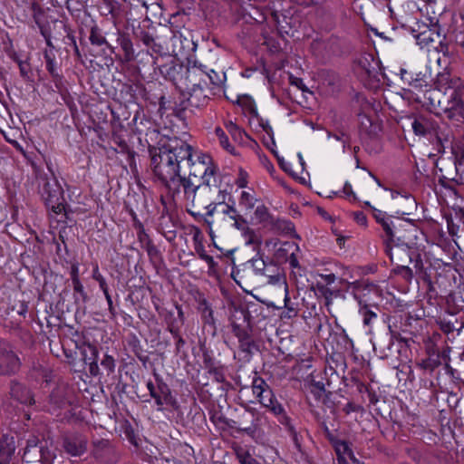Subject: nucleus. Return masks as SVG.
Returning <instances> with one entry per match:
<instances>
[{
    "mask_svg": "<svg viewBox=\"0 0 464 464\" xmlns=\"http://www.w3.org/2000/svg\"><path fill=\"white\" fill-rule=\"evenodd\" d=\"M149 152L154 177L167 191L177 193L182 169L196 165L192 161V146L174 137L160 148L150 147Z\"/></svg>",
    "mask_w": 464,
    "mask_h": 464,
    "instance_id": "1",
    "label": "nucleus"
},
{
    "mask_svg": "<svg viewBox=\"0 0 464 464\" xmlns=\"http://www.w3.org/2000/svg\"><path fill=\"white\" fill-rule=\"evenodd\" d=\"M46 166L50 175L34 167L38 193L48 208L55 214H61L66 207L64 191L53 171L52 163L47 161Z\"/></svg>",
    "mask_w": 464,
    "mask_h": 464,
    "instance_id": "2",
    "label": "nucleus"
},
{
    "mask_svg": "<svg viewBox=\"0 0 464 464\" xmlns=\"http://www.w3.org/2000/svg\"><path fill=\"white\" fill-rule=\"evenodd\" d=\"M250 318V313L243 307H235L229 318L232 332L238 341L239 352L246 362L250 361L255 351H258V345L252 336Z\"/></svg>",
    "mask_w": 464,
    "mask_h": 464,
    "instance_id": "3",
    "label": "nucleus"
},
{
    "mask_svg": "<svg viewBox=\"0 0 464 464\" xmlns=\"http://www.w3.org/2000/svg\"><path fill=\"white\" fill-rule=\"evenodd\" d=\"M414 224L412 221L394 217L391 219L390 224H386V229L383 231V240L385 246L387 244L393 245L398 243H409L411 234L414 231Z\"/></svg>",
    "mask_w": 464,
    "mask_h": 464,
    "instance_id": "4",
    "label": "nucleus"
},
{
    "mask_svg": "<svg viewBox=\"0 0 464 464\" xmlns=\"http://www.w3.org/2000/svg\"><path fill=\"white\" fill-rule=\"evenodd\" d=\"M170 29L163 26L160 27V31L157 32L155 29L144 30L138 27L133 31V34L136 40L141 42L146 47L151 50L156 54H163L164 44H166L165 38L169 34Z\"/></svg>",
    "mask_w": 464,
    "mask_h": 464,
    "instance_id": "5",
    "label": "nucleus"
},
{
    "mask_svg": "<svg viewBox=\"0 0 464 464\" xmlns=\"http://www.w3.org/2000/svg\"><path fill=\"white\" fill-rule=\"evenodd\" d=\"M242 417L249 423L231 420L229 422H227V425L231 429H235L255 438L260 432L263 420H265L264 414L255 408L248 407Z\"/></svg>",
    "mask_w": 464,
    "mask_h": 464,
    "instance_id": "6",
    "label": "nucleus"
},
{
    "mask_svg": "<svg viewBox=\"0 0 464 464\" xmlns=\"http://www.w3.org/2000/svg\"><path fill=\"white\" fill-rule=\"evenodd\" d=\"M179 87L200 88L208 87L207 66L198 61L185 68L184 75H180Z\"/></svg>",
    "mask_w": 464,
    "mask_h": 464,
    "instance_id": "7",
    "label": "nucleus"
},
{
    "mask_svg": "<svg viewBox=\"0 0 464 464\" xmlns=\"http://www.w3.org/2000/svg\"><path fill=\"white\" fill-rule=\"evenodd\" d=\"M152 57V64L154 70H159L160 73L167 80L172 82L177 86H179V79L180 72L184 71L182 65L178 64L174 58L170 56H163V54H159V56Z\"/></svg>",
    "mask_w": 464,
    "mask_h": 464,
    "instance_id": "8",
    "label": "nucleus"
},
{
    "mask_svg": "<svg viewBox=\"0 0 464 464\" xmlns=\"http://www.w3.org/2000/svg\"><path fill=\"white\" fill-rule=\"evenodd\" d=\"M21 360L15 353L13 345L0 338V375H12L21 368Z\"/></svg>",
    "mask_w": 464,
    "mask_h": 464,
    "instance_id": "9",
    "label": "nucleus"
},
{
    "mask_svg": "<svg viewBox=\"0 0 464 464\" xmlns=\"http://www.w3.org/2000/svg\"><path fill=\"white\" fill-rule=\"evenodd\" d=\"M185 100L181 102V108L177 112L178 117H181L186 110L201 109L208 105L210 98L206 92V87L188 88L182 93Z\"/></svg>",
    "mask_w": 464,
    "mask_h": 464,
    "instance_id": "10",
    "label": "nucleus"
},
{
    "mask_svg": "<svg viewBox=\"0 0 464 464\" xmlns=\"http://www.w3.org/2000/svg\"><path fill=\"white\" fill-rule=\"evenodd\" d=\"M447 97L438 89L430 86L422 93H415L412 101L426 107L430 111L440 113L445 104Z\"/></svg>",
    "mask_w": 464,
    "mask_h": 464,
    "instance_id": "11",
    "label": "nucleus"
},
{
    "mask_svg": "<svg viewBox=\"0 0 464 464\" xmlns=\"http://www.w3.org/2000/svg\"><path fill=\"white\" fill-rule=\"evenodd\" d=\"M411 128L417 136L440 140L439 123L431 116L422 114L414 116Z\"/></svg>",
    "mask_w": 464,
    "mask_h": 464,
    "instance_id": "12",
    "label": "nucleus"
},
{
    "mask_svg": "<svg viewBox=\"0 0 464 464\" xmlns=\"http://www.w3.org/2000/svg\"><path fill=\"white\" fill-rule=\"evenodd\" d=\"M191 176L197 177L196 172H189L188 177L180 176L178 185V192L173 193L167 191V195L172 198L174 202L189 200L192 203L196 200V193L200 189L199 185H195L191 181Z\"/></svg>",
    "mask_w": 464,
    "mask_h": 464,
    "instance_id": "13",
    "label": "nucleus"
},
{
    "mask_svg": "<svg viewBox=\"0 0 464 464\" xmlns=\"http://www.w3.org/2000/svg\"><path fill=\"white\" fill-rule=\"evenodd\" d=\"M92 455L99 461L113 463L119 459V453L109 440H94L92 441Z\"/></svg>",
    "mask_w": 464,
    "mask_h": 464,
    "instance_id": "14",
    "label": "nucleus"
},
{
    "mask_svg": "<svg viewBox=\"0 0 464 464\" xmlns=\"http://www.w3.org/2000/svg\"><path fill=\"white\" fill-rule=\"evenodd\" d=\"M450 121L464 122V101L461 93L453 91L441 110Z\"/></svg>",
    "mask_w": 464,
    "mask_h": 464,
    "instance_id": "15",
    "label": "nucleus"
},
{
    "mask_svg": "<svg viewBox=\"0 0 464 464\" xmlns=\"http://www.w3.org/2000/svg\"><path fill=\"white\" fill-rule=\"evenodd\" d=\"M154 376L155 381H157V389L155 391V395H151V398L155 400V403L158 406V411H163L165 405L177 409L178 402L172 396L171 390L169 385L159 374L154 373Z\"/></svg>",
    "mask_w": 464,
    "mask_h": 464,
    "instance_id": "16",
    "label": "nucleus"
},
{
    "mask_svg": "<svg viewBox=\"0 0 464 464\" xmlns=\"http://www.w3.org/2000/svg\"><path fill=\"white\" fill-rule=\"evenodd\" d=\"M413 249L414 247L410 246L409 243L387 244L385 246L386 254L396 266L408 264Z\"/></svg>",
    "mask_w": 464,
    "mask_h": 464,
    "instance_id": "17",
    "label": "nucleus"
},
{
    "mask_svg": "<svg viewBox=\"0 0 464 464\" xmlns=\"http://www.w3.org/2000/svg\"><path fill=\"white\" fill-rule=\"evenodd\" d=\"M63 448L68 455L81 457L87 451V438L78 433L65 436L63 440Z\"/></svg>",
    "mask_w": 464,
    "mask_h": 464,
    "instance_id": "18",
    "label": "nucleus"
},
{
    "mask_svg": "<svg viewBox=\"0 0 464 464\" xmlns=\"http://www.w3.org/2000/svg\"><path fill=\"white\" fill-rule=\"evenodd\" d=\"M198 168H200L199 172H202L203 184L209 188L211 187L217 188L218 168L213 163L211 157L206 154L198 157Z\"/></svg>",
    "mask_w": 464,
    "mask_h": 464,
    "instance_id": "19",
    "label": "nucleus"
},
{
    "mask_svg": "<svg viewBox=\"0 0 464 464\" xmlns=\"http://www.w3.org/2000/svg\"><path fill=\"white\" fill-rule=\"evenodd\" d=\"M415 39L420 48L428 47L430 44L441 41L440 28L438 25V21L433 23L430 21V26H425L424 30L420 31Z\"/></svg>",
    "mask_w": 464,
    "mask_h": 464,
    "instance_id": "20",
    "label": "nucleus"
},
{
    "mask_svg": "<svg viewBox=\"0 0 464 464\" xmlns=\"http://www.w3.org/2000/svg\"><path fill=\"white\" fill-rule=\"evenodd\" d=\"M70 392L64 386H59L53 390L49 397V411L56 412L59 410L66 409L71 404Z\"/></svg>",
    "mask_w": 464,
    "mask_h": 464,
    "instance_id": "21",
    "label": "nucleus"
},
{
    "mask_svg": "<svg viewBox=\"0 0 464 464\" xmlns=\"http://www.w3.org/2000/svg\"><path fill=\"white\" fill-rule=\"evenodd\" d=\"M10 397L20 404L32 405L34 399L30 389L24 384L13 380L10 382Z\"/></svg>",
    "mask_w": 464,
    "mask_h": 464,
    "instance_id": "22",
    "label": "nucleus"
},
{
    "mask_svg": "<svg viewBox=\"0 0 464 464\" xmlns=\"http://www.w3.org/2000/svg\"><path fill=\"white\" fill-rule=\"evenodd\" d=\"M450 353V347L443 349L441 352H433L430 353L426 359H422L416 364L420 369L432 372L435 369H437L439 366L442 364L443 360L449 359Z\"/></svg>",
    "mask_w": 464,
    "mask_h": 464,
    "instance_id": "23",
    "label": "nucleus"
},
{
    "mask_svg": "<svg viewBox=\"0 0 464 464\" xmlns=\"http://www.w3.org/2000/svg\"><path fill=\"white\" fill-rule=\"evenodd\" d=\"M256 398L263 407L267 408L276 416L282 415L283 418L287 420V418L285 415V410L282 404L276 400L272 389L266 390V392H265L263 394H259L256 396Z\"/></svg>",
    "mask_w": 464,
    "mask_h": 464,
    "instance_id": "24",
    "label": "nucleus"
},
{
    "mask_svg": "<svg viewBox=\"0 0 464 464\" xmlns=\"http://www.w3.org/2000/svg\"><path fill=\"white\" fill-rule=\"evenodd\" d=\"M14 451V439L7 435H3L0 439V464H10Z\"/></svg>",
    "mask_w": 464,
    "mask_h": 464,
    "instance_id": "25",
    "label": "nucleus"
},
{
    "mask_svg": "<svg viewBox=\"0 0 464 464\" xmlns=\"http://www.w3.org/2000/svg\"><path fill=\"white\" fill-rule=\"evenodd\" d=\"M128 2L130 10L127 13L129 19H140L147 14L148 5L144 0H123Z\"/></svg>",
    "mask_w": 464,
    "mask_h": 464,
    "instance_id": "26",
    "label": "nucleus"
},
{
    "mask_svg": "<svg viewBox=\"0 0 464 464\" xmlns=\"http://www.w3.org/2000/svg\"><path fill=\"white\" fill-rule=\"evenodd\" d=\"M430 81L420 77V79L411 80V84L408 89H404L405 96L412 101V97H415V93H422L424 90L430 87Z\"/></svg>",
    "mask_w": 464,
    "mask_h": 464,
    "instance_id": "27",
    "label": "nucleus"
},
{
    "mask_svg": "<svg viewBox=\"0 0 464 464\" xmlns=\"http://www.w3.org/2000/svg\"><path fill=\"white\" fill-rule=\"evenodd\" d=\"M310 392L314 395L316 401H322L324 404L329 405V397L333 394L331 392H326L324 384L322 382L313 381L310 383Z\"/></svg>",
    "mask_w": 464,
    "mask_h": 464,
    "instance_id": "28",
    "label": "nucleus"
},
{
    "mask_svg": "<svg viewBox=\"0 0 464 464\" xmlns=\"http://www.w3.org/2000/svg\"><path fill=\"white\" fill-rule=\"evenodd\" d=\"M117 42L119 43L120 46L121 47L123 53H124V59L127 62L133 61L135 58L133 44L129 37V35L125 34L119 33Z\"/></svg>",
    "mask_w": 464,
    "mask_h": 464,
    "instance_id": "29",
    "label": "nucleus"
},
{
    "mask_svg": "<svg viewBox=\"0 0 464 464\" xmlns=\"http://www.w3.org/2000/svg\"><path fill=\"white\" fill-rule=\"evenodd\" d=\"M250 262H251L252 267L254 268V270L256 273H259V274L266 276V271L269 269V267H267V266L266 265V263H265L263 258H261V257H254V258H252L250 260ZM267 276L269 277L268 282L272 283V284L277 283L280 280V275L279 274H277V275H267Z\"/></svg>",
    "mask_w": 464,
    "mask_h": 464,
    "instance_id": "30",
    "label": "nucleus"
},
{
    "mask_svg": "<svg viewBox=\"0 0 464 464\" xmlns=\"http://www.w3.org/2000/svg\"><path fill=\"white\" fill-rule=\"evenodd\" d=\"M271 229L276 233L290 234L294 231V225L291 221L272 218L269 221Z\"/></svg>",
    "mask_w": 464,
    "mask_h": 464,
    "instance_id": "31",
    "label": "nucleus"
},
{
    "mask_svg": "<svg viewBox=\"0 0 464 464\" xmlns=\"http://www.w3.org/2000/svg\"><path fill=\"white\" fill-rule=\"evenodd\" d=\"M73 289V299L76 305H84L89 300L90 297L87 292L84 289L82 282H74L72 283Z\"/></svg>",
    "mask_w": 464,
    "mask_h": 464,
    "instance_id": "32",
    "label": "nucleus"
},
{
    "mask_svg": "<svg viewBox=\"0 0 464 464\" xmlns=\"http://www.w3.org/2000/svg\"><path fill=\"white\" fill-rule=\"evenodd\" d=\"M379 307L375 305L362 304L360 308V314L362 316L363 324L370 326L373 319L377 318V312Z\"/></svg>",
    "mask_w": 464,
    "mask_h": 464,
    "instance_id": "33",
    "label": "nucleus"
},
{
    "mask_svg": "<svg viewBox=\"0 0 464 464\" xmlns=\"http://www.w3.org/2000/svg\"><path fill=\"white\" fill-rule=\"evenodd\" d=\"M44 57L45 60L46 70L48 71V72L52 75L53 78H59L60 74L58 72V67L55 62V55L53 53V51L45 50L44 53Z\"/></svg>",
    "mask_w": 464,
    "mask_h": 464,
    "instance_id": "34",
    "label": "nucleus"
},
{
    "mask_svg": "<svg viewBox=\"0 0 464 464\" xmlns=\"http://www.w3.org/2000/svg\"><path fill=\"white\" fill-rule=\"evenodd\" d=\"M198 309L201 313V318L204 324L211 325L215 328V318L213 310L206 300L199 303Z\"/></svg>",
    "mask_w": 464,
    "mask_h": 464,
    "instance_id": "35",
    "label": "nucleus"
},
{
    "mask_svg": "<svg viewBox=\"0 0 464 464\" xmlns=\"http://www.w3.org/2000/svg\"><path fill=\"white\" fill-rule=\"evenodd\" d=\"M218 208H221V212L227 215L230 218H231V216L237 215V211L234 207L223 204V202H218V203L211 202L210 204H208L207 206V209H208L207 215L212 216Z\"/></svg>",
    "mask_w": 464,
    "mask_h": 464,
    "instance_id": "36",
    "label": "nucleus"
},
{
    "mask_svg": "<svg viewBox=\"0 0 464 464\" xmlns=\"http://www.w3.org/2000/svg\"><path fill=\"white\" fill-rule=\"evenodd\" d=\"M173 38H174V41H179L180 43L181 54H188L190 51L194 52L197 48V44L194 43V41L191 38L183 36L182 34H180V33L179 34V35L174 34Z\"/></svg>",
    "mask_w": 464,
    "mask_h": 464,
    "instance_id": "37",
    "label": "nucleus"
},
{
    "mask_svg": "<svg viewBox=\"0 0 464 464\" xmlns=\"http://www.w3.org/2000/svg\"><path fill=\"white\" fill-rule=\"evenodd\" d=\"M39 448V440L37 438L33 437L32 439H29L27 440L26 447L24 448V452L23 456L24 460H25L26 462H31L33 460L31 453L34 451L35 454H37Z\"/></svg>",
    "mask_w": 464,
    "mask_h": 464,
    "instance_id": "38",
    "label": "nucleus"
},
{
    "mask_svg": "<svg viewBox=\"0 0 464 464\" xmlns=\"http://www.w3.org/2000/svg\"><path fill=\"white\" fill-rule=\"evenodd\" d=\"M439 324L440 330L446 334H450L454 331H459L463 327V324L459 323L457 319H455L454 321L440 319Z\"/></svg>",
    "mask_w": 464,
    "mask_h": 464,
    "instance_id": "39",
    "label": "nucleus"
},
{
    "mask_svg": "<svg viewBox=\"0 0 464 464\" xmlns=\"http://www.w3.org/2000/svg\"><path fill=\"white\" fill-rule=\"evenodd\" d=\"M333 291L324 283L318 282L315 285V295L324 298V304L329 306L333 300Z\"/></svg>",
    "mask_w": 464,
    "mask_h": 464,
    "instance_id": "40",
    "label": "nucleus"
},
{
    "mask_svg": "<svg viewBox=\"0 0 464 464\" xmlns=\"http://www.w3.org/2000/svg\"><path fill=\"white\" fill-rule=\"evenodd\" d=\"M270 386L266 383V382L259 377L255 376L252 381V392L253 394L258 396L259 394H263L266 390H270Z\"/></svg>",
    "mask_w": 464,
    "mask_h": 464,
    "instance_id": "41",
    "label": "nucleus"
},
{
    "mask_svg": "<svg viewBox=\"0 0 464 464\" xmlns=\"http://www.w3.org/2000/svg\"><path fill=\"white\" fill-rule=\"evenodd\" d=\"M90 42L93 45L102 46L103 44L108 45L105 37L102 35L101 30L97 26H93L91 29Z\"/></svg>",
    "mask_w": 464,
    "mask_h": 464,
    "instance_id": "42",
    "label": "nucleus"
},
{
    "mask_svg": "<svg viewBox=\"0 0 464 464\" xmlns=\"http://www.w3.org/2000/svg\"><path fill=\"white\" fill-rule=\"evenodd\" d=\"M215 133L218 138L219 144L230 153H234V147L230 144L228 137L225 133L224 130L220 127L216 128Z\"/></svg>",
    "mask_w": 464,
    "mask_h": 464,
    "instance_id": "43",
    "label": "nucleus"
},
{
    "mask_svg": "<svg viewBox=\"0 0 464 464\" xmlns=\"http://www.w3.org/2000/svg\"><path fill=\"white\" fill-rule=\"evenodd\" d=\"M409 262L413 264L416 274H422L424 272V265L422 262L421 255L415 247L412 251V255H411V259Z\"/></svg>",
    "mask_w": 464,
    "mask_h": 464,
    "instance_id": "44",
    "label": "nucleus"
},
{
    "mask_svg": "<svg viewBox=\"0 0 464 464\" xmlns=\"http://www.w3.org/2000/svg\"><path fill=\"white\" fill-rule=\"evenodd\" d=\"M42 464H53L55 455L47 447L40 444L38 452Z\"/></svg>",
    "mask_w": 464,
    "mask_h": 464,
    "instance_id": "45",
    "label": "nucleus"
},
{
    "mask_svg": "<svg viewBox=\"0 0 464 464\" xmlns=\"http://www.w3.org/2000/svg\"><path fill=\"white\" fill-rule=\"evenodd\" d=\"M207 74H208V82L211 83L215 86H220L226 78V75L224 72H217L214 70H208L207 69Z\"/></svg>",
    "mask_w": 464,
    "mask_h": 464,
    "instance_id": "46",
    "label": "nucleus"
},
{
    "mask_svg": "<svg viewBox=\"0 0 464 464\" xmlns=\"http://www.w3.org/2000/svg\"><path fill=\"white\" fill-rule=\"evenodd\" d=\"M208 373L211 375L215 382L222 383L225 382L224 367L219 363L208 370Z\"/></svg>",
    "mask_w": 464,
    "mask_h": 464,
    "instance_id": "47",
    "label": "nucleus"
},
{
    "mask_svg": "<svg viewBox=\"0 0 464 464\" xmlns=\"http://www.w3.org/2000/svg\"><path fill=\"white\" fill-rule=\"evenodd\" d=\"M138 231H137V237L138 240L140 244V246L143 248L150 244H152V240L150 239V236L146 233L144 227L141 223H139Z\"/></svg>",
    "mask_w": 464,
    "mask_h": 464,
    "instance_id": "48",
    "label": "nucleus"
},
{
    "mask_svg": "<svg viewBox=\"0 0 464 464\" xmlns=\"http://www.w3.org/2000/svg\"><path fill=\"white\" fill-rule=\"evenodd\" d=\"M394 273L397 275H401L403 277V279H405L408 282H411V279L413 278V271L411 267L407 266V264L396 266V268H394Z\"/></svg>",
    "mask_w": 464,
    "mask_h": 464,
    "instance_id": "49",
    "label": "nucleus"
},
{
    "mask_svg": "<svg viewBox=\"0 0 464 464\" xmlns=\"http://www.w3.org/2000/svg\"><path fill=\"white\" fill-rule=\"evenodd\" d=\"M89 349L93 356L92 361L90 362L89 371L92 376H97L99 374V366L97 363L98 351L93 345H89Z\"/></svg>",
    "mask_w": 464,
    "mask_h": 464,
    "instance_id": "50",
    "label": "nucleus"
},
{
    "mask_svg": "<svg viewBox=\"0 0 464 464\" xmlns=\"http://www.w3.org/2000/svg\"><path fill=\"white\" fill-rule=\"evenodd\" d=\"M239 204L246 209H252L255 206V198L250 193L242 191L239 198Z\"/></svg>",
    "mask_w": 464,
    "mask_h": 464,
    "instance_id": "51",
    "label": "nucleus"
},
{
    "mask_svg": "<svg viewBox=\"0 0 464 464\" xmlns=\"http://www.w3.org/2000/svg\"><path fill=\"white\" fill-rule=\"evenodd\" d=\"M256 218H258L261 222H268L273 218L269 212L267 208L265 205L258 206L255 211Z\"/></svg>",
    "mask_w": 464,
    "mask_h": 464,
    "instance_id": "52",
    "label": "nucleus"
},
{
    "mask_svg": "<svg viewBox=\"0 0 464 464\" xmlns=\"http://www.w3.org/2000/svg\"><path fill=\"white\" fill-rule=\"evenodd\" d=\"M202 359H203L204 368L207 371L218 364L216 362L215 359L213 358L211 352L208 351V349L202 350Z\"/></svg>",
    "mask_w": 464,
    "mask_h": 464,
    "instance_id": "53",
    "label": "nucleus"
},
{
    "mask_svg": "<svg viewBox=\"0 0 464 464\" xmlns=\"http://www.w3.org/2000/svg\"><path fill=\"white\" fill-rule=\"evenodd\" d=\"M237 457L241 464H263L259 460L252 457L247 451H240L237 453Z\"/></svg>",
    "mask_w": 464,
    "mask_h": 464,
    "instance_id": "54",
    "label": "nucleus"
},
{
    "mask_svg": "<svg viewBox=\"0 0 464 464\" xmlns=\"http://www.w3.org/2000/svg\"><path fill=\"white\" fill-rule=\"evenodd\" d=\"M105 3V13L106 14H111L113 18H116L120 15V7L117 2H111L109 0H104Z\"/></svg>",
    "mask_w": 464,
    "mask_h": 464,
    "instance_id": "55",
    "label": "nucleus"
},
{
    "mask_svg": "<svg viewBox=\"0 0 464 464\" xmlns=\"http://www.w3.org/2000/svg\"><path fill=\"white\" fill-rule=\"evenodd\" d=\"M373 217L376 219L377 223H379L382 226L383 231L386 229V224H390L391 219H393L394 218L387 217L383 212L377 209L374 210Z\"/></svg>",
    "mask_w": 464,
    "mask_h": 464,
    "instance_id": "56",
    "label": "nucleus"
},
{
    "mask_svg": "<svg viewBox=\"0 0 464 464\" xmlns=\"http://www.w3.org/2000/svg\"><path fill=\"white\" fill-rule=\"evenodd\" d=\"M20 75L25 81H31L32 70L27 61L19 62L18 64Z\"/></svg>",
    "mask_w": 464,
    "mask_h": 464,
    "instance_id": "57",
    "label": "nucleus"
},
{
    "mask_svg": "<svg viewBox=\"0 0 464 464\" xmlns=\"http://www.w3.org/2000/svg\"><path fill=\"white\" fill-rule=\"evenodd\" d=\"M102 366L107 371L108 374H111L115 370V360L111 355L105 354L101 362Z\"/></svg>",
    "mask_w": 464,
    "mask_h": 464,
    "instance_id": "58",
    "label": "nucleus"
},
{
    "mask_svg": "<svg viewBox=\"0 0 464 464\" xmlns=\"http://www.w3.org/2000/svg\"><path fill=\"white\" fill-rule=\"evenodd\" d=\"M334 448H335V451H336V454L338 455V459L339 461H341V455L343 454H347L348 456L350 455V451H353L348 443L344 440H340V441H337L334 445Z\"/></svg>",
    "mask_w": 464,
    "mask_h": 464,
    "instance_id": "59",
    "label": "nucleus"
},
{
    "mask_svg": "<svg viewBox=\"0 0 464 464\" xmlns=\"http://www.w3.org/2000/svg\"><path fill=\"white\" fill-rule=\"evenodd\" d=\"M143 248L146 250L151 262H155L160 259V251L153 243Z\"/></svg>",
    "mask_w": 464,
    "mask_h": 464,
    "instance_id": "60",
    "label": "nucleus"
},
{
    "mask_svg": "<svg viewBox=\"0 0 464 464\" xmlns=\"http://www.w3.org/2000/svg\"><path fill=\"white\" fill-rule=\"evenodd\" d=\"M449 88L453 89L460 93L461 90H464L463 78L462 76H450Z\"/></svg>",
    "mask_w": 464,
    "mask_h": 464,
    "instance_id": "61",
    "label": "nucleus"
},
{
    "mask_svg": "<svg viewBox=\"0 0 464 464\" xmlns=\"http://www.w3.org/2000/svg\"><path fill=\"white\" fill-rule=\"evenodd\" d=\"M455 43L464 50V21L463 24L454 32Z\"/></svg>",
    "mask_w": 464,
    "mask_h": 464,
    "instance_id": "62",
    "label": "nucleus"
},
{
    "mask_svg": "<svg viewBox=\"0 0 464 464\" xmlns=\"http://www.w3.org/2000/svg\"><path fill=\"white\" fill-rule=\"evenodd\" d=\"M226 129L228 133L234 137L235 139L241 136L242 130L233 121H229L226 124Z\"/></svg>",
    "mask_w": 464,
    "mask_h": 464,
    "instance_id": "63",
    "label": "nucleus"
},
{
    "mask_svg": "<svg viewBox=\"0 0 464 464\" xmlns=\"http://www.w3.org/2000/svg\"><path fill=\"white\" fill-rule=\"evenodd\" d=\"M92 278L98 282L101 290L108 287L105 278L100 274L99 268L96 266L92 271Z\"/></svg>",
    "mask_w": 464,
    "mask_h": 464,
    "instance_id": "64",
    "label": "nucleus"
}]
</instances>
